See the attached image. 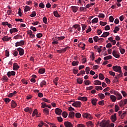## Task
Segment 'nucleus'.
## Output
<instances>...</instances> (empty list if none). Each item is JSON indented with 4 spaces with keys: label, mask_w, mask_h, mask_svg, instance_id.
Listing matches in <instances>:
<instances>
[{
    "label": "nucleus",
    "mask_w": 127,
    "mask_h": 127,
    "mask_svg": "<svg viewBox=\"0 0 127 127\" xmlns=\"http://www.w3.org/2000/svg\"><path fill=\"white\" fill-rule=\"evenodd\" d=\"M109 125H110V121H102L100 124V127H109Z\"/></svg>",
    "instance_id": "obj_1"
},
{
    "label": "nucleus",
    "mask_w": 127,
    "mask_h": 127,
    "mask_svg": "<svg viewBox=\"0 0 127 127\" xmlns=\"http://www.w3.org/2000/svg\"><path fill=\"white\" fill-rule=\"evenodd\" d=\"M113 69L115 72H119V73H122V67L119 65L113 66Z\"/></svg>",
    "instance_id": "obj_2"
},
{
    "label": "nucleus",
    "mask_w": 127,
    "mask_h": 127,
    "mask_svg": "<svg viewBox=\"0 0 127 127\" xmlns=\"http://www.w3.org/2000/svg\"><path fill=\"white\" fill-rule=\"evenodd\" d=\"M112 55L114 56V57H115V58H120V53L118 51L115 50H113Z\"/></svg>",
    "instance_id": "obj_3"
},
{
    "label": "nucleus",
    "mask_w": 127,
    "mask_h": 127,
    "mask_svg": "<svg viewBox=\"0 0 127 127\" xmlns=\"http://www.w3.org/2000/svg\"><path fill=\"white\" fill-rule=\"evenodd\" d=\"M114 95H116L117 100H122L123 99V96H122V94L118 92H115Z\"/></svg>",
    "instance_id": "obj_4"
},
{
    "label": "nucleus",
    "mask_w": 127,
    "mask_h": 127,
    "mask_svg": "<svg viewBox=\"0 0 127 127\" xmlns=\"http://www.w3.org/2000/svg\"><path fill=\"white\" fill-rule=\"evenodd\" d=\"M17 51L19 52V54L20 56H22L24 54V50L21 48H18L17 49Z\"/></svg>",
    "instance_id": "obj_5"
},
{
    "label": "nucleus",
    "mask_w": 127,
    "mask_h": 127,
    "mask_svg": "<svg viewBox=\"0 0 127 127\" xmlns=\"http://www.w3.org/2000/svg\"><path fill=\"white\" fill-rule=\"evenodd\" d=\"M22 45H24V41L21 40L20 42H17L15 43V47H17V46H21Z\"/></svg>",
    "instance_id": "obj_6"
},
{
    "label": "nucleus",
    "mask_w": 127,
    "mask_h": 127,
    "mask_svg": "<svg viewBox=\"0 0 127 127\" xmlns=\"http://www.w3.org/2000/svg\"><path fill=\"white\" fill-rule=\"evenodd\" d=\"M15 71H8L7 73V76H8V78H9L11 76H15Z\"/></svg>",
    "instance_id": "obj_7"
},
{
    "label": "nucleus",
    "mask_w": 127,
    "mask_h": 127,
    "mask_svg": "<svg viewBox=\"0 0 127 127\" xmlns=\"http://www.w3.org/2000/svg\"><path fill=\"white\" fill-rule=\"evenodd\" d=\"M18 69H19V65H17L16 63H14L13 64V70H14V71H16L17 70H18Z\"/></svg>",
    "instance_id": "obj_8"
},
{
    "label": "nucleus",
    "mask_w": 127,
    "mask_h": 127,
    "mask_svg": "<svg viewBox=\"0 0 127 127\" xmlns=\"http://www.w3.org/2000/svg\"><path fill=\"white\" fill-rule=\"evenodd\" d=\"M64 126L65 127H73V125H72V123L68 121L64 122Z\"/></svg>",
    "instance_id": "obj_9"
},
{
    "label": "nucleus",
    "mask_w": 127,
    "mask_h": 127,
    "mask_svg": "<svg viewBox=\"0 0 127 127\" xmlns=\"http://www.w3.org/2000/svg\"><path fill=\"white\" fill-rule=\"evenodd\" d=\"M68 48H69V47H67L66 48L62 49V50H57V52H58V53H64V52H66V51Z\"/></svg>",
    "instance_id": "obj_10"
},
{
    "label": "nucleus",
    "mask_w": 127,
    "mask_h": 127,
    "mask_svg": "<svg viewBox=\"0 0 127 127\" xmlns=\"http://www.w3.org/2000/svg\"><path fill=\"white\" fill-rule=\"evenodd\" d=\"M27 34L30 36V38H34L35 37V35L34 34H32L33 32L31 30H29L27 31Z\"/></svg>",
    "instance_id": "obj_11"
},
{
    "label": "nucleus",
    "mask_w": 127,
    "mask_h": 127,
    "mask_svg": "<svg viewBox=\"0 0 127 127\" xmlns=\"http://www.w3.org/2000/svg\"><path fill=\"white\" fill-rule=\"evenodd\" d=\"M55 113L56 115H59V116H60V115H61L62 113V110L59 108H56L55 109Z\"/></svg>",
    "instance_id": "obj_12"
},
{
    "label": "nucleus",
    "mask_w": 127,
    "mask_h": 127,
    "mask_svg": "<svg viewBox=\"0 0 127 127\" xmlns=\"http://www.w3.org/2000/svg\"><path fill=\"white\" fill-rule=\"evenodd\" d=\"M75 117V113L73 111H70L68 114V118L73 119Z\"/></svg>",
    "instance_id": "obj_13"
},
{
    "label": "nucleus",
    "mask_w": 127,
    "mask_h": 127,
    "mask_svg": "<svg viewBox=\"0 0 127 127\" xmlns=\"http://www.w3.org/2000/svg\"><path fill=\"white\" fill-rule=\"evenodd\" d=\"M43 112L44 115H49V109H48V108H47L43 109Z\"/></svg>",
    "instance_id": "obj_14"
},
{
    "label": "nucleus",
    "mask_w": 127,
    "mask_h": 127,
    "mask_svg": "<svg viewBox=\"0 0 127 127\" xmlns=\"http://www.w3.org/2000/svg\"><path fill=\"white\" fill-rule=\"evenodd\" d=\"M24 111L26 112L27 113H30V114H31V113H32V109L29 107H26L24 109Z\"/></svg>",
    "instance_id": "obj_15"
},
{
    "label": "nucleus",
    "mask_w": 127,
    "mask_h": 127,
    "mask_svg": "<svg viewBox=\"0 0 127 127\" xmlns=\"http://www.w3.org/2000/svg\"><path fill=\"white\" fill-rule=\"evenodd\" d=\"M110 35V33L109 32H105L101 36V37H108Z\"/></svg>",
    "instance_id": "obj_16"
},
{
    "label": "nucleus",
    "mask_w": 127,
    "mask_h": 127,
    "mask_svg": "<svg viewBox=\"0 0 127 127\" xmlns=\"http://www.w3.org/2000/svg\"><path fill=\"white\" fill-rule=\"evenodd\" d=\"M71 8L72 9L73 12H77V11L78 10V8H79V7L76 6H71Z\"/></svg>",
    "instance_id": "obj_17"
},
{
    "label": "nucleus",
    "mask_w": 127,
    "mask_h": 127,
    "mask_svg": "<svg viewBox=\"0 0 127 127\" xmlns=\"http://www.w3.org/2000/svg\"><path fill=\"white\" fill-rule=\"evenodd\" d=\"M111 120L112 121V122L113 123H115V122H116V121H117V116L116 114H115L114 115H112L111 116Z\"/></svg>",
    "instance_id": "obj_18"
},
{
    "label": "nucleus",
    "mask_w": 127,
    "mask_h": 127,
    "mask_svg": "<svg viewBox=\"0 0 127 127\" xmlns=\"http://www.w3.org/2000/svg\"><path fill=\"white\" fill-rule=\"evenodd\" d=\"M16 103H15V101L14 100H12L11 104V107L14 109V108H16Z\"/></svg>",
    "instance_id": "obj_19"
},
{
    "label": "nucleus",
    "mask_w": 127,
    "mask_h": 127,
    "mask_svg": "<svg viewBox=\"0 0 127 127\" xmlns=\"http://www.w3.org/2000/svg\"><path fill=\"white\" fill-rule=\"evenodd\" d=\"M97 99L96 98H93L91 99V103L94 106H96L97 105Z\"/></svg>",
    "instance_id": "obj_20"
},
{
    "label": "nucleus",
    "mask_w": 127,
    "mask_h": 127,
    "mask_svg": "<svg viewBox=\"0 0 127 127\" xmlns=\"http://www.w3.org/2000/svg\"><path fill=\"white\" fill-rule=\"evenodd\" d=\"M75 103V106L76 108H81V105H82V103H81V102L80 101H76Z\"/></svg>",
    "instance_id": "obj_21"
},
{
    "label": "nucleus",
    "mask_w": 127,
    "mask_h": 127,
    "mask_svg": "<svg viewBox=\"0 0 127 127\" xmlns=\"http://www.w3.org/2000/svg\"><path fill=\"white\" fill-rule=\"evenodd\" d=\"M11 38L10 37L8 38L7 36H5L2 38V40H3V41H8Z\"/></svg>",
    "instance_id": "obj_22"
},
{
    "label": "nucleus",
    "mask_w": 127,
    "mask_h": 127,
    "mask_svg": "<svg viewBox=\"0 0 127 127\" xmlns=\"http://www.w3.org/2000/svg\"><path fill=\"white\" fill-rule=\"evenodd\" d=\"M17 31H18V30H17L16 28H13L10 29V33H11V34H12L13 32H17Z\"/></svg>",
    "instance_id": "obj_23"
},
{
    "label": "nucleus",
    "mask_w": 127,
    "mask_h": 127,
    "mask_svg": "<svg viewBox=\"0 0 127 127\" xmlns=\"http://www.w3.org/2000/svg\"><path fill=\"white\" fill-rule=\"evenodd\" d=\"M83 118H85L86 119H88L91 117V115L88 113H84L82 115Z\"/></svg>",
    "instance_id": "obj_24"
},
{
    "label": "nucleus",
    "mask_w": 127,
    "mask_h": 127,
    "mask_svg": "<svg viewBox=\"0 0 127 127\" xmlns=\"http://www.w3.org/2000/svg\"><path fill=\"white\" fill-rule=\"evenodd\" d=\"M110 99L112 100V102H116V101H117V97L115 95H111Z\"/></svg>",
    "instance_id": "obj_25"
},
{
    "label": "nucleus",
    "mask_w": 127,
    "mask_h": 127,
    "mask_svg": "<svg viewBox=\"0 0 127 127\" xmlns=\"http://www.w3.org/2000/svg\"><path fill=\"white\" fill-rule=\"evenodd\" d=\"M24 10L25 12H27V11H29V10H30V7L28 5L25 6Z\"/></svg>",
    "instance_id": "obj_26"
},
{
    "label": "nucleus",
    "mask_w": 127,
    "mask_h": 127,
    "mask_svg": "<svg viewBox=\"0 0 127 127\" xmlns=\"http://www.w3.org/2000/svg\"><path fill=\"white\" fill-rule=\"evenodd\" d=\"M78 99L80 100V101H83V102H85V101H87V100H88L87 97H79L78 98Z\"/></svg>",
    "instance_id": "obj_27"
},
{
    "label": "nucleus",
    "mask_w": 127,
    "mask_h": 127,
    "mask_svg": "<svg viewBox=\"0 0 127 127\" xmlns=\"http://www.w3.org/2000/svg\"><path fill=\"white\" fill-rule=\"evenodd\" d=\"M54 15L56 17H60L61 16L58 13V12L57 11H54Z\"/></svg>",
    "instance_id": "obj_28"
},
{
    "label": "nucleus",
    "mask_w": 127,
    "mask_h": 127,
    "mask_svg": "<svg viewBox=\"0 0 127 127\" xmlns=\"http://www.w3.org/2000/svg\"><path fill=\"white\" fill-rule=\"evenodd\" d=\"M94 82H95L94 85L95 86H97V85H102V82L101 81H100L99 80H95L94 81Z\"/></svg>",
    "instance_id": "obj_29"
},
{
    "label": "nucleus",
    "mask_w": 127,
    "mask_h": 127,
    "mask_svg": "<svg viewBox=\"0 0 127 127\" xmlns=\"http://www.w3.org/2000/svg\"><path fill=\"white\" fill-rule=\"evenodd\" d=\"M39 73L40 74H44L45 73V68H40L39 70Z\"/></svg>",
    "instance_id": "obj_30"
},
{
    "label": "nucleus",
    "mask_w": 127,
    "mask_h": 127,
    "mask_svg": "<svg viewBox=\"0 0 127 127\" xmlns=\"http://www.w3.org/2000/svg\"><path fill=\"white\" fill-rule=\"evenodd\" d=\"M71 64L72 65V66H78V65H79V62L73 61L71 63Z\"/></svg>",
    "instance_id": "obj_31"
},
{
    "label": "nucleus",
    "mask_w": 127,
    "mask_h": 127,
    "mask_svg": "<svg viewBox=\"0 0 127 127\" xmlns=\"http://www.w3.org/2000/svg\"><path fill=\"white\" fill-rule=\"evenodd\" d=\"M99 98H100L101 100H103L105 98V95L103 93H99L98 94Z\"/></svg>",
    "instance_id": "obj_32"
},
{
    "label": "nucleus",
    "mask_w": 127,
    "mask_h": 127,
    "mask_svg": "<svg viewBox=\"0 0 127 127\" xmlns=\"http://www.w3.org/2000/svg\"><path fill=\"white\" fill-rule=\"evenodd\" d=\"M41 87H43V86L46 85V81L45 80H43L40 84Z\"/></svg>",
    "instance_id": "obj_33"
},
{
    "label": "nucleus",
    "mask_w": 127,
    "mask_h": 127,
    "mask_svg": "<svg viewBox=\"0 0 127 127\" xmlns=\"http://www.w3.org/2000/svg\"><path fill=\"white\" fill-rule=\"evenodd\" d=\"M36 115H38V112L37 111V109H35L33 112L32 115V117H35Z\"/></svg>",
    "instance_id": "obj_34"
},
{
    "label": "nucleus",
    "mask_w": 127,
    "mask_h": 127,
    "mask_svg": "<svg viewBox=\"0 0 127 127\" xmlns=\"http://www.w3.org/2000/svg\"><path fill=\"white\" fill-rule=\"evenodd\" d=\"M118 31H120V28H119L118 26H116L115 27V29L113 30V32L117 33Z\"/></svg>",
    "instance_id": "obj_35"
},
{
    "label": "nucleus",
    "mask_w": 127,
    "mask_h": 127,
    "mask_svg": "<svg viewBox=\"0 0 127 127\" xmlns=\"http://www.w3.org/2000/svg\"><path fill=\"white\" fill-rule=\"evenodd\" d=\"M99 78L100 80H104V79H105V77L104 76V75L103 74V73H100L99 74Z\"/></svg>",
    "instance_id": "obj_36"
},
{
    "label": "nucleus",
    "mask_w": 127,
    "mask_h": 127,
    "mask_svg": "<svg viewBox=\"0 0 127 127\" xmlns=\"http://www.w3.org/2000/svg\"><path fill=\"white\" fill-rule=\"evenodd\" d=\"M77 82L78 84H82L83 83V80L81 78H78L77 79Z\"/></svg>",
    "instance_id": "obj_37"
},
{
    "label": "nucleus",
    "mask_w": 127,
    "mask_h": 127,
    "mask_svg": "<svg viewBox=\"0 0 127 127\" xmlns=\"http://www.w3.org/2000/svg\"><path fill=\"white\" fill-rule=\"evenodd\" d=\"M113 57L112 56H108L104 58V60H110V59H112Z\"/></svg>",
    "instance_id": "obj_38"
},
{
    "label": "nucleus",
    "mask_w": 127,
    "mask_h": 127,
    "mask_svg": "<svg viewBox=\"0 0 127 127\" xmlns=\"http://www.w3.org/2000/svg\"><path fill=\"white\" fill-rule=\"evenodd\" d=\"M99 21L98 18H95L92 20V23H97Z\"/></svg>",
    "instance_id": "obj_39"
},
{
    "label": "nucleus",
    "mask_w": 127,
    "mask_h": 127,
    "mask_svg": "<svg viewBox=\"0 0 127 127\" xmlns=\"http://www.w3.org/2000/svg\"><path fill=\"white\" fill-rule=\"evenodd\" d=\"M30 16H31V17H35V16H36V12L33 11L32 14L30 15Z\"/></svg>",
    "instance_id": "obj_40"
},
{
    "label": "nucleus",
    "mask_w": 127,
    "mask_h": 127,
    "mask_svg": "<svg viewBox=\"0 0 127 127\" xmlns=\"http://www.w3.org/2000/svg\"><path fill=\"white\" fill-rule=\"evenodd\" d=\"M86 125L88 127H89V126H91L92 127H94V125H93L92 121H89L86 123Z\"/></svg>",
    "instance_id": "obj_41"
},
{
    "label": "nucleus",
    "mask_w": 127,
    "mask_h": 127,
    "mask_svg": "<svg viewBox=\"0 0 127 127\" xmlns=\"http://www.w3.org/2000/svg\"><path fill=\"white\" fill-rule=\"evenodd\" d=\"M115 112H119V110H120V107H119L118 105H115Z\"/></svg>",
    "instance_id": "obj_42"
},
{
    "label": "nucleus",
    "mask_w": 127,
    "mask_h": 127,
    "mask_svg": "<svg viewBox=\"0 0 127 127\" xmlns=\"http://www.w3.org/2000/svg\"><path fill=\"white\" fill-rule=\"evenodd\" d=\"M84 84L86 86H88V85L91 84V81H90V80H85Z\"/></svg>",
    "instance_id": "obj_43"
},
{
    "label": "nucleus",
    "mask_w": 127,
    "mask_h": 127,
    "mask_svg": "<svg viewBox=\"0 0 127 127\" xmlns=\"http://www.w3.org/2000/svg\"><path fill=\"white\" fill-rule=\"evenodd\" d=\"M119 50L121 54H124L125 52H126V50H125V49L120 48Z\"/></svg>",
    "instance_id": "obj_44"
},
{
    "label": "nucleus",
    "mask_w": 127,
    "mask_h": 127,
    "mask_svg": "<svg viewBox=\"0 0 127 127\" xmlns=\"http://www.w3.org/2000/svg\"><path fill=\"white\" fill-rule=\"evenodd\" d=\"M39 6L41 7V8H44L45 7V5L43 2H41L39 4Z\"/></svg>",
    "instance_id": "obj_45"
},
{
    "label": "nucleus",
    "mask_w": 127,
    "mask_h": 127,
    "mask_svg": "<svg viewBox=\"0 0 127 127\" xmlns=\"http://www.w3.org/2000/svg\"><path fill=\"white\" fill-rule=\"evenodd\" d=\"M62 115H63V117H64V118H67V117L68 116V113H67V112H63Z\"/></svg>",
    "instance_id": "obj_46"
},
{
    "label": "nucleus",
    "mask_w": 127,
    "mask_h": 127,
    "mask_svg": "<svg viewBox=\"0 0 127 127\" xmlns=\"http://www.w3.org/2000/svg\"><path fill=\"white\" fill-rule=\"evenodd\" d=\"M99 39L98 36H95L93 37V40H94L95 42H98L99 41Z\"/></svg>",
    "instance_id": "obj_47"
},
{
    "label": "nucleus",
    "mask_w": 127,
    "mask_h": 127,
    "mask_svg": "<svg viewBox=\"0 0 127 127\" xmlns=\"http://www.w3.org/2000/svg\"><path fill=\"white\" fill-rule=\"evenodd\" d=\"M85 72L87 75H89V72H90V67L87 66L85 68Z\"/></svg>",
    "instance_id": "obj_48"
},
{
    "label": "nucleus",
    "mask_w": 127,
    "mask_h": 127,
    "mask_svg": "<svg viewBox=\"0 0 127 127\" xmlns=\"http://www.w3.org/2000/svg\"><path fill=\"white\" fill-rule=\"evenodd\" d=\"M54 83L55 84V85L56 86H57L58 83L57 82H58V77H56L53 81Z\"/></svg>",
    "instance_id": "obj_49"
},
{
    "label": "nucleus",
    "mask_w": 127,
    "mask_h": 127,
    "mask_svg": "<svg viewBox=\"0 0 127 127\" xmlns=\"http://www.w3.org/2000/svg\"><path fill=\"white\" fill-rule=\"evenodd\" d=\"M75 117L77 118V119H80V118H81V114H80V113H76L75 114Z\"/></svg>",
    "instance_id": "obj_50"
},
{
    "label": "nucleus",
    "mask_w": 127,
    "mask_h": 127,
    "mask_svg": "<svg viewBox=\"0 0 127 127\" xmlns=\"http://www.w3.org/2000/svg\"><path fill=\"white\" fill-rule=\"evenodd\" d=\"M95 90H97V91H99V90H103V87H102V86H95Z\"/></svg>",
    "instance_id": "obj_51"
},
{
    "label": "nucleus",
    "mask_w": 127,
    "mask_h": 127,
    "mask_svg": "<svg viewBox=\"0 0 127 127\" xmlns=\"http://www.w3.org/2000/svg\"><path fill=\"white\" fill-rule=\"evenodd\" d=\"M43 21L44 23L47 24V18L45 16L43 18Z\"/></svg>",
    "instance_id": "obj_52"
},
{
    "label": "nucleus",
    "mask_w": 127,
    "mask_h": 127,
    "mask_svg": "<svg viewBox=\"0 0 127 127\" xmlns=\"http://www.w3.org/2000/svg\"><path fill=\"white\" fill-rule=\"evenodd\" d=\"M91 59L94 61L95 60V54L92 53V54L90 56Z\"/></svg>",
    "instance_id": "obj_53"
},
{
    "label": "nucleus",
    "mask_w": 127,
    "mask_h": 127,
    "mask_svg": "<svg viewBox=\"0 0 127 127\" xmlns=\"http://www.w3.org/2000/svg\"><path fill=\"white\" fill-rule=\"evenodd\" d=\"M41 105H42V106H41L42 108H46V107H48V105H46V103H44V102L42 103H41Z\"/></svg>",
    "instance_id": "obj_54"
},
{
    "label": "nucleus",
    "mask_w": 127,
    "mask_h": 127,
    "mask_svg": "<svg viewBox=\"0 0 127 127\" xmlns=\"http://www.w3.org/2000/svg\"><path fill=\"white\" fill-rule=\"evenodd\" d=\"M42 100L44 101V102H45L46 103H50V100L45 98H42Z\"/></svg>",
    "instance_id": "obj_55"
},
{
    "label": "nucleus",
    "mask_w": 127,
    "mask_h": 127,
    "mask_svg": "<svg viewBox=\"0 0 127 127\" xmlns=\"http://www.w3.org/2000/svg\"><path fill=\"white\" fill-rule=\"evenodd\" d=\"M100 67V66L99 65H94L92 67V69L93 70H97V69H99V68Z\"/></svg>",
    "instance_id": "obj_56"
},
{
    "label": "nucleus",
    "mask_w": 127,
    "mask_h": 127,
    "mask_svg": "<svg viewBox=\"0 0 127 127\" xmlns=\"http://www.w3.org/2000/svg\"><path fill=\"white\" fill-rule=\"evenodd\" d=\"M3 100L5 103H9V102L10 101V99H9V98H4Z\"/></svg>",
    "instance_id": "obj_57"
},
{
    "label": "nucleus",
    "mask_w": 127,
    "mask_h": 127,
    "mask_svg": "<svg viewBox=\"0 0 127 127\" xmlns=\"http://www.w3.org/2000/svg\"><path fill=\"white\" fill-rule=\"evenodd\" d=\"M100 25H102V26H105V25H106L107 24V22L100 21Z\"/></svg>",
    "instance_id": "obj_58"
},
{
    "label": "nucleus",
    "mask_w": 127,
    "mask_h": 127,
    "mask_svg": "<svg viewBox=\"0 0 127 127\" xmlns=\"http://www.w3.org/2000/svg\"><path fill=\"white\" fill-rule=\"evenodd\" d=\"M109 21H110V22H114V17H113V16L109 17Z\"/></svg>",
    "instance_id": "obj_59"
},
{
    "label": "nucleus",
    "mask_w": 127,
    "mask_h": 127,
    "mask_svg": "<svg viewBox=\"0 0 127 127\" xmlns=\"http://www.w3.org/2000/svg\"><path fill=\"white\" fill-rule=\"evenodd\" d=\"M98 17H100L101 18H104V17H105V14L103 13H100L98 15Z\"/></svg>",
    "instance_id": "obj_60"
},
{
    "label": "nucleus",
    "mask_w": 127,
    "mask_h": 127,
    "mask_svg": "<svg viewBox=\"0 0 127 127\" xmlns=\"http://www.w3.org/2000/svg\"><path fill=\"white\" fill-rule=\"evenodd\" d=\"M121 93L124 97H127V94L126 93V91H122Z\"/></svg>",
    "instance_id": "obj_61"
},
{
    "label": "nucleus",
    "mask_w": 127,
    "mask_h": 127,
    "mask_svg": "<svg viewBox=\"0 0 127 127\" xmlns=\"http://www.w3.org/2000/svg\"><path fill=\"white\" fill-rule=\"evenodd\" d=\"M68 110L69 112L71 111H75V109L71 106H70V107H68Z\"/></svg>",
    "instance_id": "obj_62"
},
{
    "label": "nucleus",
    "mask_w": 127,
    "mask_h": 127,
    "mask_svg": "<svg viewBox=\"0 0 127 127\" xmlns=\"http://www.w3.org/2000/svg\"><path fill=\"white\" fill-rule=\"evenodd\" d=\"M111 47H112V44L111 43H109L106 45L107 48H111Z\"/></svg>",
    "instance_id": "obj_63"
},
{
    "label": "nucleus",
    "mask_w": 127,
    "mask_h": 127,
    "mask_svg": "<svg viewBox=\"0 0 127 127\" xmlns=\"http://www.w3.org/2000/svg\"><path fill=\"white\" fill-rule=\"evenodd\" d=\"M77 127H85V126L82 124H78Z\"/></svg>",
    "instance_id": "obj_64"
}]
</instances>
